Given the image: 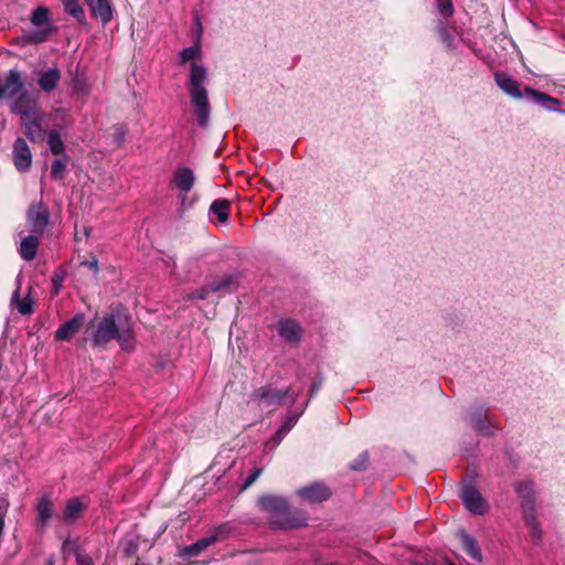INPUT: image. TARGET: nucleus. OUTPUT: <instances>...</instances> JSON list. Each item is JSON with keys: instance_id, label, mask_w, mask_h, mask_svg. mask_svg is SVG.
Instances as JSON below:
<instances>
[{"instance_id": "37", "label": "nucleus", "mask_w": 565, "mask_h": 565, "mask_svg": "<svg viewBox=\"0 0 565 565\" xmlns=\"http://www.w3.org/2000/svg\"><path fill=\"white\" fill-rule=\"evenodd\" d=\"M22 108H26V109H33V108H34V107H32V106L30 105V100H29V98H28V96H26V95H25V100H24V102H22Z\"/></svg>"}, {"instance_id": "28", "label": "nucleus", "mask_w": 565, "mask_h": 565, "mask_svg": "<svg viewBox=\"0 0 565 565\" xmlns=\"http://www.w3.org/2000/svg\"><path fill=\"white\" fill-rule=\"evenodd\" d=\"M25 129V135L32 140H42L44 137V131L41 127V115H39L35 119H32L29 124L23 125Z\"/></svg>"}, {"instance_id": "30", "label": "nucleus", "mask_w": 565, "mask_h": 565, "mask_svg": "<svg viewBox=\"0 0 565 565\" xmlns=\"http://www.w3.org/2000/svg\"><path fill=\"white\" fill-rule=\"evenodd\" d=\"M47 143L52 153L61 154L64 152V143L57 131H51L49 134Z\"/></svg>"}, {"instance_id": "27", "label": "nucleus", "mask_w": 565, "mask_h": 565, "mask_svg": "<svg viewBox=\"0 0 565 565\" xmlns=\"http://www.w3.org/2000/svg\"><path fill=\"white\" fill-rule=\"evenodd\" d=\"M61 2L65 12L74 17L81 23L85 21V12L79 4V0H61Z\"/></svg>"}, {"instance_id": "11", "label": "nucleus", "mask_w": 565, "mask_h": 565, "mask_svg": "<svg viewBox=\"0 0 565 565\" xmlns=\"http://www.w3.org/2000/svg\"><path fill=\"white\" fill-rule=\"evenodd\" d=\"M23 88L22 77L19 71H9L3 85H0V100L18 95Z\"/></svg>"}, {"instance_id": "38", "label": "nucleus", "mask_w": 565, "mask_h": 565, "mask_svg": "<svg viewBox=\"0 0 565 565\" xmlns=\"http://www.w3.org/2000/svg\"><path fill=\"white\" fill-rule=\"evenodd\" d=\"M97 266H98V262L97 259H93L90 263H89V267L93 268L94 270H97Z\"/></svg>"}, {"instance_id": "25", "label": "nucleus", "mask_w": 565, "mask_h": 565, "mask_svg": "<svg viewBox=\"0 0 565 565\" xmlns=\"http://www.w3.org/2000/svg\"><path fill=\"white\" fill-rule=\"evenodd\" d=\"M36 512H38V520L41 523V525L42 526L46 525V523L52 518V513H53L52 502L50 501L49 498L44 497L39 501Z\"/></svg>"}, {"instance_id": "13", "label": "nucleus", "mask_w": 565, "mask_h": 565, "mask_svg": "<svg viewBox=\"0 0 565 565\" xmlns=\"http://www.w3.org/2000/svg\"><path fill=\"white\" fill-rule=\"evenodd\" d=\"M297 494L308 502H321L330 497L329 489L321 483H312L297 490Z\"/></svg>"}, {"instance_id": "6", "label": "nucleus", "mask_w": 565, "mask_h": 565, "mask_svg": "<svg viewBox=\"0 0 565 565\" xmlns=\"http://www.w3.org/2000/svg\"><path fill=\"white\" fill-rule=\"evenodd\" d=\"M461 499L465 507L473 514H483L488 510L481 493L469 482L462 484Z\"/></svg>"}, {"instance_id": "18", "label": "nucleus", "mask_w": 565, "mask_h": 565, "mask_svg": "<svg viewBox=\"0 0 565 565\" xmlns=\"http://www.w3.org/2000/svg\"><path fill=\"white\" fill-rule=\"evenodd\" d=\"M40 235L31 234L25 236L20 244L19 253L24 260H32L36 256Z\"/></svg>"}, {"instance_id": "29", "label": "nucleus", "mask_w": 565, "mask_h": 565, "mask_svg": "<svg viewBox=\"0 0 565 565\" xmlns=\"http://www.w3.org/2000/svg\"><path fill=\"white\" fill-rule=\"evenodd\" d=\"M201 46L196 43L193 46H189L182 50L180 53V64H185L189 61L201 58Z\"/></svg>"}, {"instance_id": "4", "label": "nucleus", "mask_w": 565, "mask_h": 565, "mask_svg": "<svg viewBox=\"0 0 565 565\" xmlns=\"http://www.w3.org/2000/svg\"><path fill=\"white\" fill-rule=\"evenodd\" d=\"M516 492L522 499L524 521L529 527L531 540L537 543L541 540V531L534 513L532 484L530 482H521L516 486Z\"/></svg>"}, {"instance_id": "5", "label": "nucleus", "mask_w": 565, "mask_h": 565, "mask_svg": "<svg viewBox=\"0 0 565 565\" xmlns=\"http://www.w3.org/2000/svg\"><path fill=\"white\" fill-rule=\"evenodd\" d=\"M31 22L35 26H44L43 29L36 30V31H29L25 32L18 41L22 45L26 44H36L44 42L50 33L51 29L49 26V10L44 7L36 8L32 15H31Z\"/></svg>"}, {"instance_id": "33", "label": "nucleus", "mask_w": 565, "mask_h": 565, "mask_svg": "<svg viewBox=\"0 0 565 565\" xmlns=\"http://www.w3.org/2000/svg\"><path fill=\"white\" fill-rule=\"evenodd\" d=\"M76 563L77 565H94L92 558L81 552H76Z\"/></svg>"}, {"instance_id": "36", "label": "nucleus", "mask_w": 565, "mask_h": 565, "mask_svg": "<svg viewBox=\"0 0 565 565\" xmlns=\"http://www.w3.org/2000/svg\"><path fill=\"white\" fill-rule=\"evenodd\" d=\"M291 426H292L291 422L284 424L280 427V429L278 430V434H281V435L286 434L290 429Z\"/></svg>"}, {"instance_id": "1", "label": "nucleus", "mask_w": 565, "mask_h": 565, "mask_svg": "<svg viewBox=\"0 0 565 565\" xmlns=\"http://www.w3.org/2000/svg\"><path fill=\"white\" fill-rule=\"evenodd\" d=\"M86 333L93 347H104L111 340L117 339L122 350L128 351L135 348L130 319L121 311L110 312L90 321Z\"/></svg>"}, {"instance_id": "20", "label": "nucleus", "mask_w": 565, "mask_h": 565, "mask_svg": "<svg viewBox=\"0 0 565 565\" xmlns=\"http://www.w3.org/2000/svg\"><path fill=\"white\" fill-rule=\"evenodd\" d=\"M460 539L466 553L473 558L477 563L482 562V553L476 540L468 535L465 531L460 532Z\"/></svg>"}, {"instance_id": "42", "label": "nucleus", "mask_w": 565, "mask_h": 565, "mask_svg": "<svg viewBox=\"0 0 565 565\" xmlns=\"http://www.w3.org/2000/svg\"><path fill=\"white\" fill-rule=\"evenodd\" d=\"M47 565H52V561H50Z\"/></svg>"}, {"instance_id": "34", "label": "nucleus", "mask_w": 565, "mask_h": 565, "mask_svg": "<svg viewBox=\"0 0 565 565\" xmlns=\"http://www.w3.org/2000/svg\"><path fill=\"white\" fill-rule=\"evenodd\" d=\"M439 10L445 17H450L452 14V6L450 0H446L444 3H441Z\"/></svg>"}, {"instance_id": "17", "label": "nucleus", "mask_w": 565, "mask_h": 565, "mask_svg": "<svg viewBox=\"0 0 565 565\" xmlns=\"http://www.w3.org/2000/svg\"><path fill=\"white\" fill-rule=\"evenodd\" d=\"M278 332L281 338L289 342H297L301 337L300 326L291 319L281 320L278 324Z\"/></svg>"}, {"instance_id": "31", "label": "nucleus", "mask_w": 565, "mask_h": 565, "mask_svg": "<svg viewBox=\"0 0 565 565\" xmlns=\"http://www.w3.org/2000/svg\"><path fill=\"white\" fill-rule=\"evenodd\" d=\"M65 169H66V166L63 161H61V160L53 161L52 167H51L52 178L62 179V177L65 172Z\"/></svg>"}, {"instance_id": "26", "label": "nucleus", "mask_w": 565, "mask_h": 565, "mask_svg": "<svg viewBox=\"0 0 565 565\" xmlns=\"http://www.w3.org/2000/svg\"><path fill=\"white\" fill-rule=\"evenodd\" d=\"M228 209H230V201L224 200V199L215 200L210 206L211 213L217 217V221L220 223H225L227 221Z\"/></svg>"}, {"instance_id": "16", "label": "nucleus", "mask_w": 565, "mask_h": 565, "mask_svg": "<svg viewBox=\"0 0 565 565\" xmlns=\"http://www.w3.org/2000/svg\"><path fill=\"white\" fill-rule=\"evenodd\" d=\"M61 79V71L57 67H52L43 71L39 75V86L45 93L53 92Z\"/></svg>"}, {"instance_id": "7", "label": "nucleus", "mask_w": 565, "mask_h": 565, "mask_svg": "<svg viewBox=\"0 0 565 565\" xmlns=\"http://www.w3.org/2000/svg\"><path fill=\"white\" fill-rule=\"evenodd\" d=\"M85 316L79 312L76 313L72 319L62 323L55 331L54 338L56 341H71L73 337L79 332L84 327Z\"/></svg>"}, {"instance_id": "12", "label": "nucleus", "mask_w": 565, "mask_h": 565, "mask_svg": "<svg viewBox=\"0 0 565 565\" xmlns=\"http://www.w3.org/2000/svg\"><path fill=\"white\" fill-rule=\"evenodd\" d=\"M93 17L107 24L113 19V7L110 0H85Z\"/></svg>"}, {"instance_id": "22", "label": "nucleus", "mask_w": 565, "mask_h": 565, "mask_svg": "<svg viewBox=\"0 0 565 565\" xmlns=\"http://www.w3.org/2000/svg\"><path fill=\"white\" fill-rule=\"evenodd\" d=\"M85 509L86 503L81 499L75 498L70 500L64 511V520L67 522L77 520Z\"/></svg>"}, {"instance_id": "14", "label": "nucleus", "mask_w": 565, "mask_h": 565, "mask_svg": "<svg viewBox=\"0 0 565 565\" xmlns=\"http://www.w3.org/2000/svg\"><path fill=\"white\" fill-rule=\"evenodd\" d=\"M494 79L497 85L508 95L513 98L521 99L522 92L520 89V85L516 81H514L510 75L503 72L495 73Z\"/></svg>"}, {"instance_id": "40", "label": "nucleus", "mask_w": 565, "mask_h": 565, "mask_svg": "<svg viewBox=\"0 0 565 565\" xmlns=\"http://www.w3.org/2000/svg\"><path fill=\"white\" fill-rule=\"evenodd\" d=\"M475 427H476V429H478V430H480V431L482 430V427L480 426V424H479V423H476V424H475Z\"/></svg>"}, {"instance_id": "2", "label": "nucleus", "mask_w": 565, "mask_h": 565, "mask_svg": "<svg viewBox=\"0 0 565 565\" xmlns=\"http://www.w3.org/2000/svg\"><path fill=\"white\" fill-rule=\"evenodd\" d=\"M207 81V71L203 65L192 63L190 65L189 74V93L191 105L198 117V122L201 127L207 125L211 106L209 102L207 90L205 83Z\"/></svg>"}, {"instance_id": "19", "label": "nucleus", "mask_w": 565, "mask_h": 565, "mask_svg": "<svg viewBox=\"0 0 565 565\" xmlns=\"http://www.w3.org/2000/svg\"><path fill=\"white\" fill-rule=\"evenodd\" d=\"M173 182L180 191L188 193L193 186L194 173L189 168H180L174 172Z\"/></svg>"}, {"instance_id": "9", "label": "nucleus", "mask_w": 565, "mask_h": 565, "mask_svg": "<svg viewBox=\"0 0 565 565\" xmlns=\"http://www.w3.org/2000/svg\"><path fill=\"white\" fill-rule=\"evenodd\" d=\"M13 162L15 168L25 172L30 169L32 162V154L25 140L18 138L13 145Z\"/></svg>"}, {"instance_id": "41", "label": "nucleus", "mask_w": 565, "mask_h": 565, "mask_svg": "<svg viewBox=\"0 0 565 565\" xmlns=\"http://www.w3.org/2000/svg\"><path fill=\"white\" fill-rule=\"evenodd\" d=\"M448 565H456V564H455V563H452V562H448Z\"/></svg>"}, {"instance_id": "39", "label": "nucleus", "mask_w": 565, "mask_h": 565, "mask_svg": "<svg viewBox=\"0 0 565 565\" xmlns=\"http://www.w3.org/2000/svg\"><path fill=\"white\" fill-rule=\"evenodd\" d=\"M205 295H206V291L203 289V290L198 295V298H200V299H204V298H205Z\"/></svg>"}, {"instance_id": "24", "label": "nucleus", "mask_w": 565, "mask_h": 565, "mask_svg": "<svg viewBox=\"0 0 565 565\" xmlns=\"http://www.w3.org/2000/svg\"><path fill=\"white\" fill-rule=\"evenodd\" d=\"M11 302L17 306V309L21 315H30L33 311L34 301L32 298H30V296H26L20 300V287H18L13 292Z\"/></svg>"}, {"instance_id": "8", "label": "nucleus", "mask_w": 565, "mask_h": 565, "mask_svg": "<svg viewBox=\"0 0 565 565\" xmlns=\"http://www.w3.org/2000/svg\"><path fill=\"white\" fill-rule=\"evenodd\" d=\"M26 220L32 233L41 236L49 222V212L42 205H32L28 211Z\"/></svg>"}, {"instance_id": "15", "label": "nucleus", "mask_w": 565, "mask_h": 565, "mask_svg": "<svg viewBox=\"0 0 565 565\" xmlns=\"http://www.w3.org/2000/svg\"><path fill=\"white\" fill-rule=\"evenodd\" d=\"M286 394L287 391L281 392L276 388L263 387L256 392L255 397L257 399L258 406L262 408H266L271 405L278 404Z\"/></svg>"}, {"instance_id": "3", "label": "nucleus", "mask_w": 565, "mask_h": 565, "mask_svg": "<svg viewBox=\"0 0 565 565\" xmlns=\"http://www.w3.org/2000/svg\"><path fill=\"white\" fill-rule=\"evenodd\" d=\"M258 504L260 510L268 514L270 524L276 529L294 530L307 524L306 516L288 511V504L281 497L263 495L259 498Z\"/></svg>"}, {"instance_id": "21", "label": "nucleus", "mask_w": 565, "mask_h": 565, "mask_svg": "<svg viewBox=\"0 0 565 565\" xmlns=\"http://www.w3.org/2000/svg\"><path fill=\"white\" fill-rule=\"evenodd\" d=\"M24 100L25 94H21L12 105V111L21 116L22 125L29 124L30 121H32V119H35L40 115L36 108H22V102Z\"/></svg>"}, {"instance_id": "35", "label": "nucleus", "mask_w": 565, "mask_h": 565, "mask_svg": "<svg viewBox=\"0 0 565 565\" xmlns=\"http://www.w3.org/2000/svg\"><path fill=\"white\" fill-rule=\"evenodd\" d=\"M366 460H367L366 454H362L361 455V463L360 465H352L351 469H353V470L362 469L364 467Z\"/></svg>"}, {"instance_id": "23", "label": "nucleus", "mask_w": 565, "mask_h": 565, "mask_svg": "<svg viewBox=\"0 0 565 565\" xmlns=\"http://www.w3.org/2000/svg\"><path fill=\"white\" fill-rule=\"evenodd\" d=\"M524 93L527 97L532 98L534 102L542 103L543 106L548 109L553 110V105H559L561 102L557 98L551 97L545 93L537 92L531 87H526L524 89Z\"/></svg>"}, {"instance_id": "32", "label": "nucleus", "mask_w": 565, "mask_h": 565, "mask_svg": "<svg viewBox=\"0 0 565 565\" xmlns=\"http://www.w3.org/2000/svg\"><path fill=\"white\" fill-rule=\"evenodd\" d=\"M262 469H256L254 470L249 476L248 478L246 479V481L244 482V486L243 488L246 489L248 488L249 486H252L257 479L258 477L262 475Z\"/></svg>"}, {"instance_id": "10", "label": "nucleus", "mask_w": 565, "mask_h": 565, "mask_svg": "<svg viewBox=\"0 0 565 565\" xmlns=\"http://www.w3.org/2000/svg\"><path fill=\"white\" fill-rule=\"evenodd\" d=\"M224 534V526L217 527L211 535L203 537L195 542L194 544H191L189 546H185L181 553L182 556L188 557H194L198 556L203 550L211 546L215 542L220 540Z\"/></svg>"}]
</instances>
